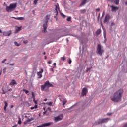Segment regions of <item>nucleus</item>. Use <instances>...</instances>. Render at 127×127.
<instances>
[{"mask_svg":"<svg viewBox=\"0 0 127 127\" xmlns=\"http://www.w3.org/2000/svg\"><path fill=\"white\" fill-rule=\"evenodd\" d=\"M6 70V68H4L3 70V73H5Z\"/></svg>","mask_w":127,"mask_h":127,"instance_id":"ea45409f","label":"nucleus"},{"mask_svg":"<svg viewBox=\"0 0 127 127\" xmlns=\"http://www.w3.org/2000/svg\"><path fill=\"white\" fill-rule=\"evenodd\" d=\"M10 66H14V64H10Z\"/></svg>","mask_w":127,"mask_h":127,"instance_id":"8fccbe9b","label":"nucleus"},{"mask_svg":"<svg viewBox=\"0 0 127 127\" xmlns=\"http://www.w3.org/2000/svg\"><path fill=\"white\" fill-rule=\"evenodd\" d=\"M48 110L49 111H50V112H51V108L50 107H49V108H48Z\"/></svg>","mask_w":127,"mask_h":127,"instance_id":"09e8293b","label":"nucleus"},{"mask_svg":"<svg viewBox=\"0 0 127 127\" xmlns=\"http://www.w3.org/2000/svg\"><path fill=\"white\" fill-rule=\"evenodd\" d=\"M18 125H21V119L20 118H19V121L18 122Z\"/></svg>","mask_w":127,"mask_h":127,"instance_id":"c85d7f7f","label":"nucleus"},{"mask_svg":"<svg viewBox=\"0 0 127 127\" xmlns=\"http://www.w3.org/2000/svg\"><path fill=\"white\" fill-rule=\"evenodd\" d=\"M114 2L116 4V5H118L120 2V0H115Z\"/></svg>","mask_w":127,"mask_h":127,"instance_id":"b1692460","label":"nucleus"},{"mask_svg":"<svg viewBox=\"0 0 127 127\" xmlns=\"http://www.w3.org/2000/svg\"><path fill=\"white\" fill-rule=\"evenodd\" d=\"M48 105H49V106H51V105H52V102H50L48 104Z\"/></svg>","mask_w":127,"mask_h":127,"instance_id":"de8ad7c7","label":"nucleus"},{"mask_svg":"<svg viewBox=\"0 0 127 127\" xmlns=\"http://www.w3.org/2000/svg\"><path fill=\"white\" fill-rule=\"evenodd\" d=\"M61 15H62V17H63V18H65L66 17V15H64V14L63 13H61Z\"/></svg>","mask_w":127,"mask_h":127,"instance_id":"f704fd0d","label":"nucleus"},{"mask_svg":"<svg viewBox=\"0 0 127 127\" xmlns=\"http://www.w3.org/2000/svg\"><path fill=\"white\" fill-rule=\"evenodd\" d=\"M47 57L46 56H45V59H47Z\"/></svg>","mask_w":127,"mask_h":127,"instance_id":"e2e57ef3","label":"nucleus"},{"mask_svg":"<svg viewBox=\"0 0 127 127\" xmlns=\"http://www.w3.org/2000/svg\"><path fill=\"white\" fill-rule=\"evenodd\" d=\"M44 70L42 69H41V71L37 73V76L39 78H42V73H43Z\"/></svg>","mask_w":127,"mask_h":127,"instance_id":"ddd939ff","label":"nucleus"},{"mask_svg":"<svg viewBox=\"0 0 127 127\" xmlns=\"http://www.w3.org/2000/svg\"><path fill=\"white\" fill-rule=\"evenodd\" d=\"M31 121H33V117H31V118H29V119H27V120H26L24 122V125H27V124H28L29 122H31Z\"/></svg>","mask_w":127,"mask_h":127,"instance_id":"2eb2a0df","label":"nucleus"},{"mask_svg":"<svg viewBox=\"0 0 127 127\" xmlns=\"http://www.w3.org/2000/svg\"><path fill=\"white\" fill-rule=\"evenodd\" d=\"M81 13H86V9H82L80 10Z\"/></svg>","mask_w":127,"mask_h":127,"instance_id":"393cba45","label":"nucleus"},{"mask_svg":"<svg viewBox=\"0 0 127 127\" xmlns=\"http://www.w3.org/2000/svg\"><path fill=\"white\" fill-rule=\"evenodd\" d=\"M114 25H115V23H111V26H114Z\"/></svg>","mask_w":127,"mask_h":127,"instance_id":"49530a36","label":"nucleus"},{"mask_svg":"<svg viewBox=\"0 0 127 127\" xmlns=\"http://www.w3.org/2000/svg\"><path fill=\"white\" fill-rule=\"evenodd\" d=\"M108 116H111L112 115V113H107Z\"/></svg>","mask_w":127,"mask_h":127,"instance_id":"5fc2aeb1","label":"nucleus"},{"mask_svg":"<svg viewBox=\"0 0 127 127\" xmlns=\"http://www.w3.org/2000/svg\"><path fill=\"white\" fill-rule=\"evenodd\" d=\"M122 127H127V123L124 125V126Z\"/></svg>","mask_w":127,"mask_h":127,"instance_id":"a18cd8bd","label":"nucleus"},{"mask_svg":"<svg viewBox=\"0 0 127 127\" xmlns=\"http://www.w3.org/2000/svg\"><path fill=\"white\" fill-rule=\"evenodd\" d=\"M13 105H11V108L12 109V108H13Z\"/></svg>","mask_w":127,"mask_h":127,"instance_id":"bf43d9fd","label":"nucleus"},{"mask_svg":"<svg viewBox=\"0 0 127 127\" xmlns=\"http://www.w3.org/2000/svg\"><path fill=\"white\" fill-rule=\"evenodd\" d=\"M16 8V3L10 4L9 6H7L6 8V11L7 12H11Z\"/></svg>","mask_w":127,"mask_h":127,"instance_id":"7ed1b4c3","label":"nucleus"},{"mask_svg":"<svg viewBox=\"0 0 127 127\" xmlns=\"http://www.w3.org/2000/svg\"><path fill=\"white\" fill-rule=\"evenodd\" d=\"M97 52L98 54H99L100 56H102L103 53H104V48L102 47L101 44H98L97 48Z\"/></svg>","mask_w":127,"mask_h":127,"instance_id":"39448f33","label":"nucleus"},{"mask_svg":"<svg viewBox=\"0 0 127 127\" xmlns=\"http://www.w3.org/2000/svg\"><path fill=\"white\" fill-rule=\"evenodd\" d=\"M50 17V15H47L45 19V23L43 24L44 30L43 31V33H45L46 32V29H47V23L48 22V20H49V18Z\"/></svg>","mask_w":127,"mask_h":127,"instance_id":"20e7f679","label":"nucleus"},{"mask_svg":"<svg viewBox=\"0 0 127 127\" xmlns=\"http://www.w3.org/2000/svg\"><path fill=\"white\" fill-rule=\"evenodd\" d=\"M125 4H126V5H127V1H126V2H125Z\"/></svg>","mask_w":127,"mask_h":127,"instance_id":"0e129e2a","label":"nucleus"},{"mask_svg":"<svg viewBox=\"0 0 127 127\" xmlns=\"http://www.w3.org/2000/svg\"><path fill=\"white\" fill-rule=\"evenodd\" d=\"M59 10V6L58 5H56L55 10L54 11L55 15H57L58 14V11Z\"/></svg>","mask_w":127,"mask_h":127,"instance_id":"f8f14e48","label":"nucleus"},{"mask_svg":"<svg viewBox=\"0 0 127 127\" xmlns=\"http://www.w3.org/2000/svg\"><path fill=\"white\" fill-rule=\"evenodd\" d=\"M88 93V88H84L82 89L81 97H85L87 96V93Z\"/></svg>","mask_w":127,"mask_h":127,"instance_id":"423d86ee","label":"nucleus"},{"mask_svg":"<svg viewBox=\"0 0 127 127\" xmlns=\"http://www.w3.org/2000/svg\"><path fill=\"white\" fill-rule=\"evenodd\" d=\"M91 69H92V67L87 68L86 70V72L88 73V72H90V71H91Z\"/></svg>","mask_w":127,"mask_h":127,"instance_id":"a878e982","label":"nucleus"},{"mask_svg":"<svg viewBox=\"0 0 127 127\" xmlns=\"http://www.w3.org/2000/svg\"><path fill=\"white\" fill-rule=\"evenodd\" d=\"M1 32H2V31L0 29V33H1Z\"/></svg>","mask_w":127,"mask_h":127,"instance_id":"69168bd1","label":"nucleus"},{"mask_svg":"<svg viewBox=\"0 0 127 127\" xmlns=\"http://www.w3.org/2000/svg\"><path fill=\"white\" fill-rule=\"evenodd\" d=\"M52 62V61H49L48 62V64H51Z\"/></svg>","mask_w":127,"mask_h":127,"instance_id":"c03bdc74","label":"nucleus"},{"mask_svg":"<svg viewBox=\"0 0 127 127\" xmlns=\"http://www.w3.org/2000/svg\"><path fill=\"white\" fill-rule=\"evenodd\" d=\"M31 110H34V107H31Z\"/></svg>","mask_w":127,"mask_h":127,"instance_id":"6e6d98bb","label":"nucleus"},{"mask_svg":"<svg viewBox=\"0 0 127 127\" xmlns=\"http://www.w3.org/2000/svg\"><path fill=\"white\" fill-rule=\"evenodd\" d=\"M53 65H54V67H53V68H56V63H54L53 64Z\"/></svg>","mask_w":127,"mask_h":127,"instance_id":"4c0bfd02","label":"nucleus"},{"mask_svg":"<svg viewBox=\"0 0 127 127\" xmlns=\"http://www.w3.org/2000/svg\"><path fill=\"white\" fill-rule=\"evenodd\" d=\"M44 101H45V102H46V101H47V99H45Z\"/></svg>","mask_w":127,"mask_h":127,"instance_id":"680f3d73","label":"nucleus"},{"mask_svg":"<svg viewBox=\"0 0 127 127\" xmlns=\"http://www.w3.org/2000/svg\"><path fill=\"white\" fill-rule=\"evenodd\" d=\"M45 53H46L45 52H44L43 53V54L44 55H45Z\"/></svg>","mask_w":127,"mask_h":127,"instance_id":"052dcab7","label":"nucleus"},{"mask_svg":"<svg viewBox=\"0 0 127 127\" xmlns=\"http://www.w3.org/2000/svg\"><path fill=\"white\" fill-rule=\"evenodd\" d=\"M33 101L35 103V104H37V102L35 100V98L33 99Z\"/></svg>","mask_w":127,"mask_h":127,"instance_id":"79ce46f5","label":"nucleus"},{"mask_svg":"<svg viewBox=\"0 0 127 127\" xmlns=\"http://www.w3.org/2000/svg\"><path fill=\"white\" fill-rule=\"evenodd\" d=\"M2 94H6V93H7V92H8V89H4V88L2 89Z\"/></svg>","mask_w":127,"mask_h":127,"instance_id":"5701e85b","label":"nucleus"},{"mask_svg":"<svg viewBox=\"0 0 127 127\" xmlns=\"http://www.w3.org/2000/svg\"><path fill=\"white\" fill-rule=\"evenodd\" d=\"M110 7L111 8V11L112 12H114L115 11H117L119 9V7H116L114 5L110 6Z\"/></svg>","mask_w":127,"mask_h":127,"instance_id":"9d476101","label":"nucleus"},{"mask_svg":"<svg viewBox=\"0 0 127 127\" xmlns=\"http://www.w3.org/2000/svg\"><path fill=\"white\" fill-rule=\"evenodd\" d=\"M5 106L4 107V110L6 111V108H7V106H8V103L6 102H4Z\"/></svg>","mask_w":127,"mask_h":127,"instance_id":"412c9836","label":"nucleus"},{"mask_svg":"<svg viewBox=\"0 0 127 127\" xmlns=\"http://www.w3.org/2000/svg\"><path fill=\"white\" fill-rule=\"evenodd\" d=\"M61 60H62V61H65V60H66V58H65V57H61Z\"/></svg>","mask_w":127,"mask_h":127,"instance_id":"cd10ccee","label":"nucleus"},{"mask_svg":"<svg viewBox=\"0 0 127 127\" xmlns=\"http://www.w3.org/2000/svg\"><path fill=\"white\" fill-rule=\"evenodd\" d=\"M61 102H62V103H63V107H64V105L66 104V103H67V100H66V99H63V100L61 98L60 99Z\"/></svg>","mask_w":127,"mask_h":127,"instance_id":"f3484780","label":"nucleus"},{"mask_svg":"<svg viewBox=\"0 0 127 127\" xmlns=\"http://www.w3.org/2000/svg\"><path fill=\"white\" fill-rule=\"evenodd\" d=\"M23 92H25L26 94H28V93H29V91H28V90H27L26 89H23Z\"/></svg>","mask_w":127,"mask_h":127,"instance_id":"2f4dec72","label":"nucleus"},{"mask_svg":"<svg viewBox=\"0 0 127 127\" xmlns=\"http://www.w3.org/2000/svg\"><path fill=\"white\" fill-rule=\"evenodd\" d=\"M71 19H72V18L71 17H68L66 19L67 21H71Z\"/></svg>","mask_w":127,"mask_h":127,"instance_id":"c756f323","label":"nucleus"},{"mask_svg":"<svg viewBox=\"0 0 127 127\" xmlns=\"http://www.w3.org/2000/svg\"><path fill=\"white\" fill-rule=\"evenodd\" d=\"M50 87H53L54 86L49 82V81H47L44 85H41V91H45V92H48Z\"/></svg>","mask_w":127,"mask_h":127,"instance_id":"f03ea898","label":"nucleus"},{"mask_svg":"<svg viewBox=\"0 0 127 127\" xmlns=\"http://www.w3.org/2000/svg\"><path fill=\"white\" fill-rule=\"evenodd\" d=\"M87 0H82V1L80 4V6H83L85 5V4H86V3L87 2Z\"/></svg>","mask_w":127,"mask_h":127,"instance_id":"6ab92c4d","label":"nucleus"},{"mask_svg":"<svg viewBox=\"0 0 127 127\" xmlns=\"http://www.w3.org/2000/svg\"><path fill=\"white\" fill-rule=\"evenodd\" d=\"M103 35L104 38H106V30H105V29L103 30Z\"/></svg>","mask_w":127,"mask_h":127,"instance_id":"bb28decb","label":"nucleus"},{"mask_svg":"<svg viewBox=\"0 0 127 127\" xmlns=\"http://www.w3.org/2000/svg\"><path fill=\"white\" fill-rule=\"evenodd\" d=\"M110 120L109 118H105L100 119L98 121V124H103L104 123H107V122Z\"/></svg>","mask_w":127,"mask_h":127,"instance_id":"6e6552de","label":"nucleus"},{"mask_svg":"<svg viewBox=\"0 0 127 127\" xmlns=\"http://www.w3.org/2000/svg\"><path fill=\"white\" fill-rule=\"evenodd\" d=\"M12 18H14V19H17V20H24V17H12Z\"/></svg>","mask_w":127,"mask_h":127,"instance_id":"a211bd4d","label":"nucleus"},{"mask_svg":"<svg viewBox=\"0 0 127 127\" xmlns=\"http://www.w3.org/2000/svg\"><path fill=\"white\" fill-rule=\"evenodd\" d=\"M101 32H102V30H101V29H99L96 31V34H97V35H99Z\"/></svg>","mask_w":127,"mask_h":127,"instance_id":"4be33fe9","label":"nucleus"},{"mask_svg":"<svg viewBox=\"0 0 127 127\" xmlns=\"http://www.w3.org/2000/svg\"><path fill=\"white\" fill-rule=\"evenodd\" d=\"M23 43H24L25 44H26V43H28V41L27 40L24 41Z\"/></svg>","mask_w":127,"mask_h":127,"instance_id":"58836bf2","label":"nucleus"},{"mask_svg":"<svg viewBox=\"0 0 127 127\" xmlns=\"http://www.w3.org/2000/svg\"><path fill=\"white\" fill-rule=\"evenodd\" d=\"M44 111H45V108H43Z\"/></svg>","mask_w":127,"mask_h":127,"instance_id":"774afa93","label":"nucleus"},{"mask_svg":"<svg viewBox=\"0 0 127 127\" xmlns=\"http://www.w3.org/2000/svg\"><path fill=\"white\" fill-rule=\"evenodd\" d=\"M54 68H52L50 69V71H51L52 72H53V73H54Z\"/></svg>","mask_w":127,"mask_h":127,"instance_id":"e433bc0d","label":"nucleus"},{"mask_svg":"<svg viewBox=\"0 0 127 127\" xmlns=\"http://www.w3.org/2000/svg\"><path fill=\"white\" fill-rule=\"evenodd\" d=\"M34 108L37 109V105H35Z\"/></svg>","mask_w":127,"mask_h":127,"instance_id":"603ef678","label":"nucleus"},{"mask_svg":"<svg viewBox=\"0 0 127 127\" xmlns=\"http://www.w3.org/2000/svg\"><path fill=\"white\" fill-rule=\"evenodd\" d=\"M53 124V123H52V122H48L47 123H44L39 126H37V127H48V126H50V125H52Z\"/></svg>","mask_w":127,"mask_h":127,"instance_id":"0eeeda50","label":"nucleus"},{"mask_svg":"<svg viewBox=\"0 0 127 127\" xmlns=\"http://www.w3.org/2000/svg\"><path fill=\"white\" fill-rule=\"evenodd\" d=\"M110 16L109 15H106L105 16L104 20V23H107V22H109V20H110Z\"/></svg>","mask_w":127,"mask_h":127,"instance_id":"9b49d317","label":"nucleus"},{"mask_svg":"<svg viewBox=\"0 0 127 127\" xmlns=\"http://www.w3.org/2000/svg\"><path fill=\"white\" fill-rule=\"evenodd\" d=\"M124 91L122 89H119L116 91L113 94V96L111 97V100L113 102L118 103L122 101V97H123V93Z\"/></svg>","mask_w":127,"mask_h":127,"instance_id":"f257e3e1","label":"nucleus"},{"mask_svg":"<svg viewBox=\"0 0 127 127\" xmlns=\"http://www.w3.org/2000/svg\"><path fill=\"white\" fill-rule=\"evenodd\" d=\"M21 29V27H16L15 33H17Z\"/></svg>","mask_w":127,"mask_h":127,"instance_id":"aec40b11","label":"nucleus"},{"mask_svg":"<svg viewBox=\"0 0 127 127\" xmlns=\"http://www.w3.org/2000/svg\"><path fill=\"white\" fill-rule=\"evenodd\" d=\"M68 63H69V64H71V63H72V60H71V59H69V60L67 61Z\"/></svg>","mask_w":127,"mask_h":127,"instance_id":"473e14b6","label":"nucleus"},{"mask_svg":"<svg viewBox=\"0 0 127 127\" xmlns=\"http://www.w3.org/2000/svg\"><path fill=\"white\" fill-rule=\"evenodd\" d=\"M38 1V0H34V4L35 5H36V4H37Z\"/></svg>","mask_w":127,"mask_h":127,"instance_id":"7c9ffc66","label":"nucleus"},{"mask_svg":"<svg viewBox=\"0 0 127 127\" xmlns=\"http://www.w3.org/2000/svg\"><path fill=\"white\" fill-rule=\"evenodd\" d=\"M96 10V11H100V8H97Z\"/></svg>","mask_w":127,"mask_h":127,"instance_id":"3c124183","label":"nucleus"},{"mask_svg":"<svg viewBox=\"0 0 127 127\" xmlns=\"http://www.w3.org/2000/svg\"><path fill=\"white\" fill-rule=\"evenodd\" d=\"M104 15H105V12H103L102 13V16H104Z\"/></svg>","mask_w":127,"mask_h":127,"instance_id":"4d7b16f0","label":"nucleus"},{"mask_svg":"<svg viewBox=\"0 0 127 127\" xmlns=\"http://www.w3.org/2000/svg\"><path fill=\"white\" fill-rule=\"evenodd\" d=\"M5 61H6V59H4L3 61H2V63H4Z\"/></svg>","mask_w":127,"mask_h":127,"instance_id":"37998d69","label":"nucleus"},{"mask_svg":"<svg viewBox=\"0 0 127 127\" xmlns=\"http://www.w3.org/2000/svg\"><path fill=\"white\" fill-rule=\"evenodd\" d=\"M2 73V70H1V71L0 72V76L1 75Z\"/></svg>","mask_w":127,"mask_h":127,"instance_id":"864d4df0","label":"nucleus"},{"mask_svg":"<svg viewBox=\"0 0 127 127\" xmlns=\"http://www.w3.org/2000/svg\"><path fill=\"white\" fill-rule=\"evenodd\" d=\"M63 118V115H60L58 116L55 117V122H59V121H61Z\"/></svg>","mask_w":127,"mask_h":127,"instance_id":"1a4fd4ad","label":"nucleus"},{"mask_svg":"<svg viewBox=\"0 0 127 127\" xmlns=\"http://www.w3.org/2000/svg\"><path fill=\"white\" fill-rule=\"evenodd\" d=\"M32 96L33 99L35 98V96L34 93L33 92H32Z\"/></svg>","mask_w":127,"mask_h":127,"instance_id":"72a5a7b5","label":"nucleus"},{"mask_svg":"<svg viewBox=\"0 0 127 127\" xmlns=\"http://www.w3.org/2000/svg\"><path fill=\"white\" fill-rule=\"evenodd\" d=\"M17 126V124H16L15 125L12 126V127H16Z\"/></svg>","mask_w":127,"mask_h":127,"instance_id":"13d9d810","label":"nucleus"},{"mask_svg":"<svg viewBox=\"0 0 127 127\" xmlns=\"http://www.w3.org/2000/svg\"><path fill=\"white\" fill-rule=\"evenodd\" d=\"M101 26H102V29H103V30L105 29V28H104V26L103 25V24L102 23V22H101Z\"/></svg>","mask_w":127,"mask_h":127,"instance_id":"a19ab883","label":"nucleus"},{"mask_svg":"<svg viewBox=\"0 0 127 127\" xmlns=\"http://www.w3.org/2000/svg\"><path fill=\"white\" fill-rule=\"evenodd\" d=\"M3 34L4 36H9L11 34V31H9L8 32H4Z\"/></svg>","mask_w":127,"mask_h":127,"instance_id":"dca6fc26","label":"nucleus"},{"mask_svg":"<svg viewBox=\"0 0 127 127\" xmlns=\"http://www.w3.org/2000/svg\"><path fill=\"white\" fill-rule=\"evenodd\" d=\"M14 44H15V45L16 46H19V45H20L18 44V43H17V42H14Z\"/></svg>","mask_w":127,"mask_h":127,"instance_id":"c9c22d12","label":"nucleus"},{"mask_svg":"<svg viewBox=\"0 0 127 127\" xmlns=\"http://www.w3.org/2000/svg\"><path fill=\"white\" fill-rule=\"evenodd\" d=\"M14 85H17V83L16 82V81L15 80L13 79L11 82L9 83V86H14Z\"/></svg>","mask_w":127,"mask_h":127,"instance_id":"4468645a","label":"nucleus"},{"mask_svg":"<svg viewBox=\"0 0 127 127\" xmlns=\"http://www.w3.org/2000/svg\"><path fill=\"white\" fill-rule=\"evenodd\" d=\"M5 89H7V86H5Z\"/></svg>","mask_w":127,"mask_h":127,"instance_id":"338daca9","label":"nucleus"}]
</instances>
